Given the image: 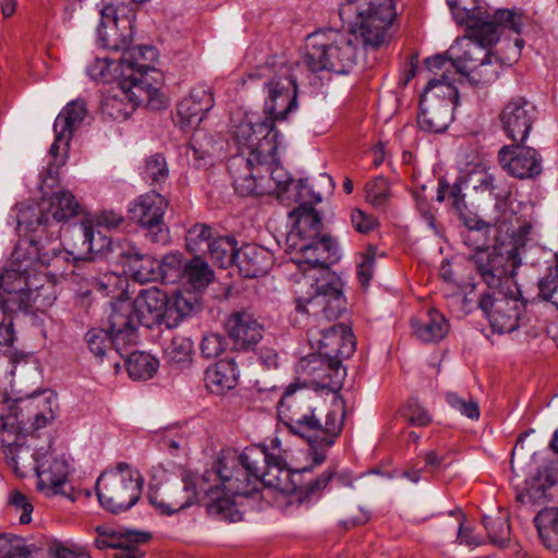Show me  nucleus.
Masks as SVG:
<instances>
[{
	"label": "nucleus",
	"mask_w": 558,
	"mask_h": 558,
	"mask_svg": "<svg viewBox=\"0 0 558 558\" xmlns=\"http://www.w3.org/2000/svg\"><path fill=\"white\" fill-rule=\"evenodd\" d=\"M57 256V247L46 248L40 240L20 241L11 255L10 267L0 275V344L14 341L12 319L7 316L14 311L49 306L56 300L52 286L41 272Z\"/></svg>",
	"instance_id": "f257e3e1"
},
{
	"label": "nucleus",
	"mask_w": 558,
	"mask_h": 558,
	"mask_svg": "<svg viewBox=\"0 0 558 558\" xmlns=\"http://www.w3.org/2000/svg\"><path fill=\"white\" fill-rule=\"evenodd\" d=\"M345 310L342 281L338 276L327 275L317 282L314 294L300 296L295 301V311L312 316L317 325L308 329V339L317 348L322 364L332 372L339 384L344 371L341 360L350 357L355 351L354 336L343 324H330Z\"/></svg>",
	"instance_id": "f03ea898"
},
{
	"label": "nucleus",
	"mask_w": 558,
	"mask_h": 558,
	"mask_svg": "<svg viewBox=\"0 0 558 558\" xmlns=\"http://www.w3.org/2000/svg\"><path fill=\"white\" fill-rule=\"evenodd\" d=\"M344 414L342 401L327 405L316 392L296 384L287 387L278 404L280 422L313 449L314 465L326 459L324 451L316 450V447L326 448L335 444L342 430Z\"/></svg>",
	"instance_id": "7ed1b4c3"
},
{
	"label": "nucleus",
	"mask_w": 558,
	"mask_h": 558,
	"mask_svg": "<svg viewBox=\"0 0 558 558\" xmlns=\"http://www.w3.org/2000/svg\"><path fill=\"white\" fill-rule=\"evenodd\" d=\"M262 473H266L263 468L262 472L250 471L242 461L241 454L239 458L219 459L210 470L203 473L204 484L201 488L204 489L206 497L211 498V501L207 504L208 513L218 520L233 523L242 521V512L233 501L229 498L219 496L215 498L214 496L220 489L233 496H248L256 490L257 483L268 487L266 475L262 476Z\"/></svg>",
	"instance_id": "20e7f679"
},
{
	"label": "nucleus",
	"mask_w": 558,
	"mask_h": 558,
	"mask_svg": "<svg viewBox=\"0 0 558 558\" xmlns=\"http://www.w3.org/2000/svg\"><path fill=\"white\" fill-rule=\"evenodd\" d=\"M457 23L466 27L468 34L459 37L447 50L450 65L465 75L473 85H487L497 80L502 60L487 49L494 44L484 43L473 35L468 7L458 5V0H446Z\"/></svg>",
	"instance_id": "39448f33"
},
{
	"label": "nucleus",
	"mask_w": 558,
	"mask_h": 558,
	"mask_svg": "<svg viewBox=\"0 0 558 558\" xmlns=\"http://www.w3.org/2000/svg\"><path fill=\"white\" fill-rule=\"evenodd\" d=\"M347 24L348 32L327 28L307 36L303 64L311 72L331 71L347 74L356 63L359 40L364 49H374L366 47L362 37L354 34L350 24Z\"/></svg>",
	"instance_id": "423d86ee"
},
{
	"label": "nucleus",
	"mask_w": 558,
	"mask_h": 558,
	"mask_svg": "<svg viewBox=\"0 0 558 558\" xmlns=\"http://www.w3.org/2000/svg\"><path fill=\"white\" fill-rule=\"evenodd\" d=\"M169 298L156 287L143 289L133 302L118 300L111 303L112 329L117 341L137 342L138 325L151 329L156 325L167 327Z\"/></svg>",
	"instance_id": "0eeeda50"
},
{
	"label": "nucleus",
	"mask_w": 558,
	"mask_h": 558,
	"mask_svg": "<svg viewBox=\"0 0 558 558\" xmlns=\"http://www.w3.org/2000/svg\"><path fill=\"white\" fill-rule=\"evenodd\" d=\"M288 241L291 242L290 246L301 254L298 260L300 264H308L311 267L325 270V275L316 280L315 287L327 275H332L328 271V266L339 259L338 244L331 235L323 233L322 217L315 209H300V217Z\"/></svg>",
	"instance_id": "6e6552de"
},
{
	"label": "nucleus",
	"mask_w": 558,
	"mask_h": 558,
	"mask_svg": "<svg viewBox=\"0 0 558 558\" xmlns=\"http://www.w3.org/2000/svg\"><path fill=\"white\" fill-rule=\"evenodd\" d=\"M338 15L366 47L379 48L388 43V29L397 12L395 0H344Z\"/></svg>",
	"instance_id": "1a4fd4ad"
},
{
	"label": "nucleus",
	"mask_w": 558,
	"mask_h": 558,
	"mask_svg": "<svg viewBox=\"0 0 558 558\" xmlns=\"http://www.w3.org/2000/svg\"><path fill=\"white\" fill-rule=\"evenodd\" d=\"M57 397L51 390L34 392L17 399L8 414H1L0 438L5 441V434L34 433L46 427L56 418Z\"/></svg>",
	"instance_id": "9d476101"
},
{
	"label": "nucleus",
	"mask_w": 558,
	"mask_h": 558,
	"mask_svg": "<svg viewBox=\"0 0 558 558\" xmlns=\"http://www.w3.org/2000/svg\"><path fill=\"white\" fill-rule=\"evenodd\" d=\"M144 480L126 462L101 473L96 482V494L102 509L120 514L130 510L141 498Z\"/></svg>",
	"instance_id": "9b49d317"
},
{
	"label": "nucleus",
	"mask_w": 558,
	"mask_h": 558,
	"mask_svg": "<svg viewBox=\"0 0 558 558\" xmlns=\"http://www.w3.org/2000/svg\"><path fill=\"white\" fill-rule=\"evenodd\" d=\"M458 101V89L448 82L445 72L440 77L429 78L420 101V129L429 133L445 132L453 120L452 109Z\"/></svg>",
	"instance_id": "f8f14e48"
},
{
	"label": "nucleus",
	"mask_w": 558,
	"mask_h": 558,
	"mask_svg": "<svg viewBox=\"0 0 558 558\" xmlns=\"http://www.w3.org/2000/svg\"><path fill=\"white\" fill-rule=\"evenodd\" d=\"M167 475V471L161 465L151 469V483L149 485L148 500L151 505L159 508L162 513L173 514L186 509L198 501L199 496L204 495L201 486L204 484L203 475L198 476L191 472L182 474L181 483H165L159 487L158 477Z\"/></svg>",
	"instance_id": "ddd939ff"
},
{
	"label": "nucleus",
	"mask_w": 558,
	"mask_h": 558,
	"mask_svg": "<svg viewBox=\"0 0 558 558\" xmlns=\"http://www.w3.org/2000/svg\"><path fill=\"white\" fill-rule=\"evenodd\" d=\"M468 260L492 292L512 289V279L521 265L518 247H506L505 244L495 245L487 252L472 253Z\"/></svg>",
	"instance_id": "4468645a"
},
{
	"label": "nucleus",
	"mask_w": 558,
	"mask_h": 558,
	"mask_svg": "<svg viewBox=\"0 0 558 558\" xmlns=\"http://www.w3.org/2000/svg\"><path fill=\"white\" fill-rule=\"evenodd\" d=\"M240 155L248 162H274L279 148V132L270 120L258 118L256 121L243 120L233 131Z\"/></svg>",
	"instance_id": "2eb2a0df"
},
{
	"label": "nucleus",
	"mask_w": 558,
	"mask_h": 558,
	"mask_svg": "<svg viewBox=\"0 0 558 558\" xmlns=\"http://www.w3.org/2000/svg\"><path fill=\"white\" fill-rule=\"evenodd\" d=\"M286 458V451L278 438L272 439L269 446L246 447L241 453V459L250 471L262 472L263 468L266 473H262V476L266 475V485L282 493H289L290 489L291 472Z\"/></svg>",
	"instance_id": "dca6fc26"
},
{
	"label": "nucleus",
	"mask_w": 558,
	"mask_h": 558,
	"mask_svg": "<svg viewBox=\"0 0 558 558\" xmlns=\"http://www.w3.org/2000/svg\"><path fill=\"white\" fill-rule=\"evenodd\" d=\"M478 307L485 313L493 330L499 333L517 330L525 319L526 304L517 287L515 290L483 293Z\"/></svg>",
	"instance_id": "f3484780"
},
{
	"label": "nucleus",
	"mask_w": 558,
	"mask_h": 558,
	"mask_svg": "<svg viewBox=\"0 0 558 558\" xmlns=\"http://www.w3.org/2000/svg\"><path fill=\"white\" fill-rule=\"evenodd\" d=\"M475 5L468 8V13L473 27V35L484 43L497 44L500 39L501 31H510L517 35L522 33L527 22L525 12L520 8L497 9L489 13L487 9L474 2Z\"/></svg>",
	"instance_id": "a211bd4d"
},
{
	"label": "nucleus",
	"mask_w": 558,
	"mask_h": 558,
	"mask_svg": "<svg viewBox=\"0 0 558 558\" xmlns=\"http://www.w3.org/2000/svg\"><path fill=\"white\" fill-rule=\"evenodd\" d=\"M78 232L82 238V251L92 254L88 258H83L82 264L76 265L73 275L81 277L88 286L96 291L105 292L108 288V281L111 276L101 274L96 269L95 257L108 256L111 254V245L113 242L110 238L102 235L99 231H95L89 221H82L78 226Z\"/></svg>",
	"instance_id": "6ab92c4d"
},
{
	"label": "nucleus",
	"mask_w": 558,
	"mask_h": 558,
	"mask_svg": "<svg viewBox=\"0 0 558 558\" xmlns=\"http://www.w3.org/2000/svg\"><path fill=\"white\" fill-rule=\"evenodd\" d=\"M86 113L85 101L76 99L70 101L57 116L53 123L54 141L49 149L51 158L47 170L49 177L56 175L59 168L65 165L70 142L74 132L81 126Z\"/></svg>",
	"instance_id": "aec40b11"
},
{
	"label": "nucleus",
	"mask_w": 558,
	"mask_h": 558,
	"mask_svg": "<svg viewBox=\"0 0 558 558\" xmlns=\"http://www.w3.org/2000/svg\"><path fill=\"white\" fill-rule=\"evenodd\" d=\"M157 89L149 88L134 80L120 78L118 88L101 98L100 113L104 119L112 121H125L136 107L151 100Z\"/></svg>",
	"instance_id": "412c9836"
},
{
	"label": "nucleus",
	"mask_w": 558,
	"mask_h": 558,
	"mask_svg": "<svg viewBox=\"0 0 558 558\" xmlns=\"http://www.w3.org/2000/svg\"><path fill=\"white\" fill-rule=\"evenodd\" d=\"M167 207L168 202L161 194L150 192L131 202L128 215L147 231L146 236L151 242L166 244L169 241V230L163 223Z\"/></svg>",
	"instance_id": "4be33fe9"
},
{
	"label": "nucleus",
	"mask_w": 558,
	"mask_h": 558,
	"mask_svg": "<svg viewBox=\"0 0 558 558\" xmlns=\"http://www.w3.org/2000/svg\"><path fill=\"white\" fill-rule=\"evenodd\" d=\"M80 205L75 197L66 191L51 195L48 202L38 208L29 207L20 210L16 220L19 226H25L29 231H36L40 226H48L51 221H65L78 214Z\"/></svg>",
	"instance_id": "5701e85b"
},
{
	"label": "nucleus",
	"mask_w": 558,
	"mask_h": 558,
	"mask_svg": "<svg viewBox=\"0 0 558 558\" xmlns=\"http://www.w3.org/2000/svg\"><path fill=\"white\" fill-rule=\"evenodd\" d=\"M266 96L264 99V119L270 120L272 125L277 121H284L298 107V87L295 78L286 71L264 83Z\"/></svg>",
	"instance_id": "b1692460"
},
{
	"label": "nucleus",
	"mask_w": 558,
	"mask_h": 558,
	"mask_svg": "<svg viewBox=\"0 0 558 558\" xmlns=\"http://www.w3.org/2000/svg\"><path fill=\"white\" fill-rule=\"evenodd\" d=\"M538 117L536 106L525 97L511 98L502 108L499 120L507 137L522 144Z\"/></svg>",
	"instance_id": "393cba45"
},
{
	"label": "nucleus",
	"mask_w": 558,
	"mask_h": 558,
	"mask_svg": "<svg viewBox=\"0 0 558 558\" xmlns=\"http://www.w3.org/2000/svg\"><path fill=\"white\" fill-rule=\"evenodd\" d=\"M132 32L122 33L121 43L119 44L122 50L120 59L121 77L124 80H132L134 82L143 83V85L151 87V84L145 77V74L154 70L153 63L158 57L157 50L153 46H134L129 47V37Z\"/></svg>",
	"instance_id": "a878e982"
},
{
	"label": "nucleus",
	"mask_w": 558,
	"mask_h": 558,
	"mask_svg": "<svg viewBox=\"0 0 558 558\" xmlns=\"http://www.w3.org/2000/svg\"><path fill=\"white\" fill-rule=\"evenodd\" d=\"M500 166L512 177L518 179H533L543 171L542 157L532 147L514 143L502 146L498 153Z\"/></svg>",
	"instance_id": "bb28decb"
},
{
	"label": "nucleus",
	"mask_w": 558,
	"mask_h": 558,
	"mask_svg": "<svg viewBox=\"0 0 558 558\" xmlns=\"http://www.w3.org/2000/svg\"><path fill=\"white\" fill-rule=\"evenodd\" d=\"M36 475L37 487L48 496L63 495L74 500V497L66 490L69 464L62 457H53L44 450L43 459L37 461Z\"/></svg>",
	"instance_id": "cd10ccee"
},
{
	"label": "nucleus",
	"mask_w": 558,
	"mask_h": 558,
	"mask_svg": "<svg viewBox=\"0 0 558 558\" xmlns=\"http://www.w3.org/2000/svg\"><path fill=\"white\" fill-rule=\"evenodd\" d=\"M228 169L233 180V186L241 196L262 195L270 191L263 185L265 178L262 168L256 162H248L244 156L231 157Z\"/></svg>",
	"instance_id": "c85d7f7f"
},
{
	"label": "nucleus",
	"mask_w": 558,
	"mask_h": 558,
	"mask_svg": "<svg viewBox=\"0 0 558 558\" xmlns=\"http://www.w3.org/2000/svg\"><path fill=\"white\" fill-rule=\"evenodd\" d=\"M226 329L235 350L253 349L264 333L263 325L247 311L232 313L226 322Z\"/></svg>",
	"instance_id": "c756f323"
},
{
	"label": "nucleus",
	"mask_w": 558,
	"mask_h": 558,
	"mask_svg": "<svg viewBox=\"0 0 558 558\" xmlns=\"http://www.w3.org/2000/svg\"><path fill=\"white\" fill-rule=\"evenodd\" d=\"M240 274L244 278H257L266 275L274 265L272 253L257 244H244L234 255Z\"/></svg>",
	"instance_id": "7c9ffc66"
},
{
	"label": "nucleus",
	"mask_w": 558,
	"mask_h": 558,
	"mask_svg": "<svg viewBox=\"0 0 558 558\" xmlns=\"http://www.w3.org/2000/svg\"><path fill=\"white\" fill-rule=\"evenodd\" d=\"M466 189H471L477 194L488 195L496 201V208L501 210L506 206V201L511 194V190L505 180L496 178L493 173L484 169L471 171L463 180Z\"/></svg>",
	"instance_id": "2f4dec72"
},
{
	"label": "nucleus",
	"mask_w": 558,
	"mask_h": 558,
	"mask_svg": "<svg viewBox=\"0 0 558 558\" xmlns=\"http://www.w3.org/2000/svg\"><path fill=\"white\" fill-rule=\"evenodd\" d=\"M214 106V97L208 87L195 86L190 95L178 104V116L187 126H197Z\"/></svg>",
	"instance_id": "473e14b6"
},
{
	"label": "nucleus",
	"mask_w": 558,
	"mask_h": 558,
	"mask_svg": "<svg viewBox=\"0 0 558 558\" xmlns=\"http://www.w3.org/2000/svg\"><path fill=\"white\" fill-rule=\"evenodd\" d=\"M108 331L105 329L93 328L85 335V340L89 351L100 361L106 356L112 359V355H120L124 357L123 351H126L136 342H121L117 341V332L112 329L111 313L108 317Z\"/></svg>",
	"instance_id": "72a5a7b5"
},
{
	"label": "nucleus",
	"mask_w": 558,
	"mask_h": 558,
	"mask_svg": "<svg viewBox=\"0 0 558 558\" xmlns=\"http://www.w3.org/2000/svg\"><path fill=\"white\" fill-rule=\"evenodd\" d=\"M133 17V14L120 17L114 5H105L100 11V25L98 28V35L104 46L118 50L120 48L118 38L122 35L119 34L120 25H122L124 31L132 32Z\"/></svg>",
	"instance_id": "f704fd0d"
},
{
	"label": "nucleus",
	"mask_w": 558,
	"mask_h": 558,
	"mask_svg": "<svg viewBox=\"0 0 558 558\" xmlns=\"http://www.w3.org/2000/svg\"><path fill=\"white\" fill-rule=\"evenodd\" d=\"M413 333L423 342L442 340L449 331L446 317L435 308H429L424 317L411 319Z\"/></svg>",
	"instance_id": "c9c22d12"
},
{
	"label": "nucleus",
	"mask_w": 558,
	"mask_h": 558,
	"mask_svg": "<svg viewBox=\"0 0 558 558\" xmlns=\"http://www.w3.org/2000/svg\"><path fill=\"white\" fill-rule=\"evenodd\" d=\"M239 379V371L233 360H221L205 372L206 387L217 395L233 389Z\"/></svg>",
	"instance_id": "e433bc0d"
},
{
	"label": "nucleus",
	"mask_w": 558,
	"mask_h": 558,
	"mask_svg": "<svg viewBox=\"0 0 558 558\" xmlns=\"http://www.w3.org/2000/svg\"><path fill=\"white\" fill-rule=\"evenodd\" d=\"M1 442L8 445L7 458L11 459L14 471L17 475L24 477L29 471L36 472L37 461L43 459L44 449L34 452L29 446L15 444L10 439V434L5 436V441Z\"/></svg>",
	"instance_id": "4c0bfd02"
},
{
	"label": "nucleus",
	"mask_w": 558,
	"mask_h": 558,
	"mask_svg": "<svg viewBox=\"0 0 558 558\" xmlns=\"http://www.w3.org/2000/svg\"><path fill=\"white\" fill-rule=\"evenodd\" d=\"M198 295L192 291H177L168 303L167 328H173L179 323L199 310Z\"/></svg>",
	"instance_id": "58836bf2"
},
{
	"label": "nucleus",
	"mask_w": 558,
	"mask_h": 558,
	"mask_svg": "<svg viewBox=\"0 0 558 558\" xmlns=\"http://www.w3.org/2000/svg\"><path fill=\"white\" fill-rule=\"evenodd\" d=\"M555 482L547 469L538 470L537 473L526 481L524 492L517 494V501L520 504L541 505L548 499V492Z\"/></svg>",
	"instance_id": "ea45409f"
},
{
	"label": "nucleus",
	"mask_w": 558,
	"mask_h": 558,
	"mask_svg": "<svg viewBox=\"0 0 558 558\" xmlns=\"http://www.w3.org/2000/svg\"><path fill=\"white\" fill-rule=\"evenodd\" d=\"M534 522L543 544L558 550V508H545L534 518Z\"/></svg>",
	"instance_id": "a19ab883"
},
{
	"label": "nucleus",
	"mask_w": 558,
	"mask_h": 558,
	"mask_svg": "<svg viewBox=\"0 0 558 558\" xmlns=\"http://www.w3.org/2000/svg\"><path fill=\"white\" fill-rule=\"evenodd\" d=\"M167 363L177 369H184L192 364L193 342L190 338L175 336L163 349Z\"/></svg>",
	"instance_id": "79ce46f5"
},
{
	"label": "nucleus",
	"mask_w": 558,
	"mask_h": 558,
	"mask_svg": "<svg viewBox=\"0 0 558 558\" xmlns=\"http://www.w3.org/2000/svg\"><path fill=\"white\" fill-rule=\"evenodd\" d=\"M125 365L131 378L146 380L151 378L158 369V361L146 352L123 351Z\"/></svg>",
	"instance_id": "37998d69"
},
{
	"label": "nucleus",
	"mask_w": 558,
	"mask_h": 558,
	"mask_svg": "<svg viewBox=\"0 0 558 558\" xmlns=\"http://www.w3.org/2000/svg\"><path fill=\"white\" fill-rule=\"evenodd\" d=\"M335 472L332 470L324 471L317 478L310 482L302 487H293L289 489L291 494L289 496L290 505L302 506L310 504L313 499L318 498L322 492L327 487L328 483L333 478Z\"/></svg>",
	"instance_id": "c03bdc74"
},
{
	"label": "nucleus",
	"mask_w": 558,
	"mask_h": 558,
	"mask_svg": "<svg viewBox=\"0 0 558 558\" xmlns=\"http://www.w3.org/2000/svg\"><path fill=\"white\" fill-rule=\"evenodd\" d=\"M214 272L208 264L199 256L193 257L184 265L182 279L194 289V292L205 289L213 280Z\"/></svg>",
	"instance_id": "a18cd8bd"
},
{
	"label": "nucleus",
	"mask_w": 558,
	"mask_h": 558,
	"mask_svg": "<svg viewBox=\"0 0 558 558\" xmlns=\"http://www.w3.org/2000/svg\"><path fill=\"white\" fill-rule=\"evenodd\" d=\"M236 241L232 236H218L211 241L207 250L211 259L222 268L233 265L238 253Z\"/></svg>",
	"instance_id": "49530a36"
},
{
	"label": "nucleus",
	"mask_w": 558,
	"mask_h": 558,
	"mask_svg": "<svg viewBox=\"0 0 558 558\" xmlns=\"http://www.w3.org/2000/svg\"><path fill=\"white\" fill-rule=\"evenodd\" d=\"M129 270L132 272L134 279L141 283L156 281L160 277L159 260L142 252L136 259H133Z\"/></svg>",
	"instance_id": "de8ad7c7"
},
{
	"label": "nucleus",
	"mask_w": 558,
	"mask_h": 558,
	"mask_svg": "<svg viewBox=\"0 0 558 558\" xmlns=\"http://www.w3.org/2000/svg\"><path fill=\"white\" fill-rule=\"evenodd\" d=\"M483 524L487 531L490 542L500 547H505L510 539L509 519L504 513L497 515H485Z\"/></svg>",
	"instance_id": "09e8293b"
},
{
	"label": "nucleus",
	"mask_w": 558,
	"mask_h": 558,
	"mask_svg": "<svg viewBox=\"0 0 558 558\" xmlns=\"http://www.w3.org/2000/svg\"><path fill=\"white\" fill-rule=\"evenodd\" d=\"M437 201L444 202L446 198L451 201L454 211L463 219L466 215L465 195L462 193L461 183L454 182L452 185L440 181L437 191Z\"/></svg>",
	"instance_id": "8fccbe9b"
},
{
	"label": "nucleus",
	"mask_w": 558,
	"mask_h": 558,
	"mask_svg": "<svg viewBox=\"0 0 558 558\" xmlns=\"http://www.w3.org/2000/svg\"><path fill=\"white\" fill-rule=\"evenodd\" d=\"M256 166L269 172L268 181L272 182L274 185L267 187L270 189L268 193L276 192L280 195L286 192L288 186L292 183L290 174L280 165L278 151L276 153V160L274 162H260L256 163Z\"/></svg>",
	"instance_id": "3c124183"
},
{
	"label": "nucleus",
	"mask_w": 558,
	"mask_h": 558,
	"mask_svg": "<svg viewBox=\"0 0 558 558\" xmlns=\"http://www.w3.org/2000/svg\"><path fill=\"white\" fill-rule=\"evenodd\" d=\"M186 247L190 252L197 254L205 248L208 250L214 238L213 229L208 225H195L187 231Z\"/></svg>",
	"instance_id": "603ef678"
},
{
	"label": "nucleus",
	"mask_w": 558,
	"mask_h": 558,
	"mask_svg": "<svg viewBox=\"0 0 558 558\" xmlns=\"http://www.w3.org/2000/svg\"><path fill=\"white\" fill-rule=\"evenodd\" d=\"M144 180L151 184H161L169 177V169L166 158L161 154H155L148 157L142 172Z\"/></svg>",
	"instance_id": "864d4df0"
},
{
	"label": "nucleus",
	"mask_w": 558,
	"mask_h": 558,
	"mask_svg": "<svg viewBox=\"0 0 558 558\" xmlns=\"http://www.w3.org/2000/svg\"><path fill=\"white\" fill-rule=\"evenodd\" d=\"M150 535L146 532L136 530H124L123 538L119 549L122 551L121 556L124 558H141L143 551L140 549V545L146 543Z\"/></svg>",
	"instance_id": "5fc2aeb1"
},
{
	"label": "nucleus",
	"mask_w": 558,
	"mask_h": 558,
	"mask_svg": "<svg viewBox=\"0 0 558 558\" xmlns=\"http://www.w3.org/2000/svg\"><path fill=\"white\" fill-rule=\"evenodd\" d=\"M160 265V277L165 283H173L178 279L183 277L184 265L182 256L180 254H168L162 260H159Z\"/></svg>",
	"instance_id": "6e6d98bb"
},
{
	"label": "nucleus",
	"mask_w": 558,
	"mask_h": 558,
	"mask_svg": "<svg viewBox=\"0 0 558 558\" xmlns=\"http://www.w3.org/2000/svg\"><path fill=\"white\" fill-rule=\"evenodd\" d=\"M465 223L468 230L462 233L463 244L474 251L473 253L489 251L486 241L487 227L480 222H476L475 226H471L469 221Z\"/></svg>",
	"instance_id": "4d7b16f0"
},
{
	"label": "nucleus",
	"mask_w": 558,
	"mask_h": 558,
	"mask_svg": "<svg viewBox=\"0 0 558 558\" xmlns=\"http://www.w3.org/2000/svg\"><path fill=\"white\" fill-rule=\"evenodd\" d=\"M366 199L373 206L380 208L386 205L390 196V186L384 177H377L365 186Z\"/></svg>",
	"instance_id": "13d9d810"
},
{
	"label": "nucleus",
	"mask_w": 558,
	"mask_h": 558,
	"mask_svg": "<svg viewBox=\"0 0 558 558\" xmlns=\"http://www.w3.org/2000/svg\"><path fill=\"white\" fill-rule=\"evenodd\" d=\"M227 348V340L219 332H206L203 335L199 343L201 354L205 359H216L221 355Z\"/></svg>",
	"instance_id": "bf43d9fd"
},
{
	"label": "nucleus",
	"mask_w": 558,
	"mask_h": 558,
	"mask_svg": "<svg viewBox=\"0 0 558 558\" xmlns=\"http://www.w3.org/2000/svg\"><path fill=\"white\" fill-rule=\"evenodd\" d=\"M141 251L129 240H119L111 245L110 259L130 267Z\"/></svg>",
	"instance_id": "052dcab7"
},
{
	"label": "nucleus",
	"mask_w": 558,
	"mask_h": 558,
	"mask_svg": "<svg viewBox=\"0 0 558 558\" xmlns=\"http://www.w3.org/2000/svg\"><path fill=\"white\" fill-rule=\"evenodd\" d=\"M2 546L5 549L0 551V558H33L31 550L21 538L0 535V547Z\"/></svg>",
	"instance_id": "680f3d73"
},
{
	"label": "nucleus",
	"mask_w": 558,
	"mask_h": 558,
	"mask_svg": "<svg viewBox=\"0 0 558 558\" xmlns=\"http://www.w3.org/2000/svg\"><path fill=\"white\" fill-rule=\"evenodd\" d=\"M298 194L296 201L300 202V206L291 215H295L296 219L300 217V209L302 207L313 208L314 204L320 203L323 197L320 193H316L312 186L308 185L306 179H301L298 182Z\"/></svg>",
	"instance_id": "e2e57ef3"
},
{
	"label": "nucleus",
	"mask_w": 558,
	"mask_h": 558,
	"mask_svg": "<svg viewBox=\"0 0 558 558\" xmlns=\"http://www.w3.org/2000/svg\"><path fill=\"white\" fill-rule=\"evenodd\" d=\"M98 536L95 539V545L99 549L105 548H117L121 546L122 542L125 541L123 538L124 530H113L107 526H97L96 529Z\"/></svg>",
	"instance_id": "0e129e2a"
},
{
	"label": "nucleus",
	"mask_w": 558,
	"mask_h": 558,
	"mask_svg": "<svg viewBox=\"0 0 558 558\" xmlns=\"http://www.w3.org/2000/svg\"><path fill=\"white\" fill-rule=\"evenodd\" d=\"M539 295L558 307V263L539 281Z\"/></svg>",
	"instance_id": "69168bd1"
},
{
	"label": "nucleus",
	"mask_w": 558,
	"mask_h": 558,
	"mask_svg": "<svg viewBox=\"0 0 558 558\" xmlns=\"http://www.w3.org/2000/svg\"><path fill=\"white\" fill-rule=\"evenodd\" d=\"M446 400L450 407L459 411L462 415L471 420H477L480 417L478 403L473 399H462L454 392H448Z\"/></svg>",
	"instance_id": "338daca9"
},
{
	"label": "nucleus",
	"mask_w": 558,
	"mask_h": 558,
	"mask_svg": "<svg viewBox=\"0 0 558 558\" xmlns=\"http://www.w3.org/2000/svg\"><path fill=\"white\" fill-rule=\"evenodd\" d=\"M49 554L53 558H90L85 547L70 543H53L49 546Z\"/></svg>",
	"instance_id": "774afa93"
}]
</instances>
